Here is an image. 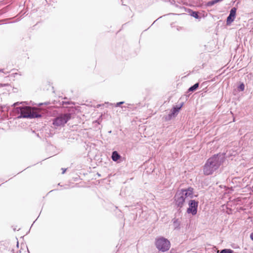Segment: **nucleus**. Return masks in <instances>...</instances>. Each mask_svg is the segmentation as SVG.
Wrapping results in <instances>:
<instances>
[{
  "label": "nucleus",
  "instance_id": "obj_2",
  "mask_svg": "<svg viewBox=\"0 0 253 253\" xmlns=\"http://www.w3.org/2000/svg\"><path fill=\"white\" fill-rule=\"evenodd\" d=\"M155 245L159 251L165 252L169 249L170 243L167 239L161 237L156 239Z\"/></svg>",
  "mask_w": 253,
  "mask_h": 253
},
{
  "label": "nucleus",
  "instance_id": "obj_13",
  "mask_svg": "<svg viewBox=\"0 0 253 253\" xmlns=\"http://www.w3.org/2000/svg\"><path fill=\"white\" fill-rule=\"evenodd\" d=\"M199 86V84L198 83H197L195 84L194 85H193L192 86H191V87H190L188 90L189 92L194 91L198 88Z\"/></svg>",
  "mask_w": 253,
  "mask_h": 253
},
{
  "label": "nucleus",
  "instance_id": "obj_9",
  "mask_svg": "<svg viewBox=\"0 0 253 253\" xmlns=\"http://www.w3.org/2000/svg\"><path fill=\"white\" fill-rule=\"evenodd\" d=\"M42 115L41 114H40L39 112L37 111H31L29 112V114L27 115H24L22 116V117H26V118H29L30 119L33 118H39L42 117Z\"/></svg>",
  "mask_w": 253,
  "mask_h": 253
},
{
  "label": "nucleus",
  "instance_id": "obj_6",
  "mask_svg": "<svg viewBox=\"0 0 253 253\" xmlns=\"http://www.w3.org/2000/svg\"><path fill=\"white\" fill-rule=\"evenodd\" d=\"M237 8L236 7H232L230 11L229 15L226 19V24L229 25L233 22L235 18L236 14Z\"/></svg>",
  "mask_w": 253,
  "mask_h": 253
},
{
  "label": "nucleus",
  "instance_id": "obj_11",
  "mask_svg": "<svg viewBox=\"0 0 253 253\" xmlns=\"http://www.w3.org/2000/svg\"><path fill=\"white\" fill-rule=\"evenodd\" d=\"M172 222H173V226L174 227V229H180L181 222L178 219L174 218L172 219Z\"/></svg>",
  "mask_w": 253,
  "mask_h": 253
},
{
  "label": "nucleus",
  "instance_id": "obj_8",
  "mask_svg": "<svg viewBox=\"0 0 253 253\" xmlns=\"http://www.w3.org/2000/svg\"><path fill=\"white\" fill-rule=\"evenodd\" d=\"M28 107H17L14 109L15 111L17 112L18 114H20V115L18 116V118H26V117H22L21 116L24 115H27L29 113L28 112Z\"/></svg>",
  "mask_w": 253,
  "mask_h": 253
},
{
  "label": "nucleus",
  "instance_id": "obj_4",
  "mask_svg": "<svg viewBox=\"0 0 253 253\" xmlns=\"http://www.w3.org/2000/svg\"><path fill=\"white\" fill-rule=\"evenodd\" d=\"M183 195V193H181L177 191L174 197L175 204L179 211H180V210L183 207L185 201V198Z\"/></svg>",
  "mask_w": 253,
  "mask_h": 253
},
{
  "label": "nucleus",
  "instance_id": "obj_25",
  "mask_svg": "<svg viewBox=\"0 0 253 253\" xmlns=\"http://www.w3.org/2000/svg\"><path fill=\"white\" fill-rule=\"evenodd\" d=\"M18 75V73H13L11 75V76L13 77H15L16 75Z\"/></svg>",
  "mask_w": 253,
  "mask_h": 253
},
{
  "label": "nucleus",
  "instance_id": "obj_1",
  "mask_svg": "<svg viewBox=\"0 0 253 253\" xmlns=\"http://www.w3.org/2000/svg\"><path fill=\"white\" fill-rule=\"evenodd\" d=\"M225 159L224 154L221 153L215 154L209 158L204 166V174L206 175L212 174L218 169L220 165L225 161Z\"/></svg>",
  "mask_w": 253,
  "mask_h": 253
},
{
  "label": "nucleus",
  "instance_id": "obj_26",
  "mask_svg": "<svg viewBox=\"0 0 253 253\" xmlns=\"http://www.w3.org/2000/svg\"><path fill=\"white\" fill-rule=\"evenodd\" d=\"M62 169L63 170L62 173L63 174V173H65V171H66V169Z\"/></svg>",
  "mask_w": 253,
  "mask_h": 253
},
{
  "label": "nucleus",
  "instance_id": "obj_17",
  "mask_svg": "<svg viewBox=\"0 0 253 253\" xmlns=\"http://www.w3.org/2000/svg\"><path fill=\"white\" fill-rule=\"evenodd\" d=\"M125 103V102L124 101H121V102H118L116 104H112V103H111L110 105H114L115 107H119L121 105H123Z\"/></svg>",
  "mask_w": 253,
  "mask_h": 253
},
{
  "label": "nucleus",
  "instance_id": "obj_27",
  "mask_svg": "<svg viewBox=\"0 0 253 253\" xmlns=\"http://www.w3.org/2000/svg\"><path fill=\"white\" fill-rule=\"evenodd\" d=\"M155 22H156V20H155V21H154V23H153V24L155 23Z\"/></svg>",
  "mask_w": 253,
  "mask_h": 253
},
{
  "label": "nucleus",
  "instance_id": "obj_28",
  "mask_svg": "<svg viewBox=\"0 0 253 253\" xmlns=\"http://www.w3.org/2000/svg\"><path fill=\"white\" fill-rule=\"evenodd\" d=\"M155 22H156V20H155V21H154V23H153V24L155 23Z\"/></svg>",
  "mask_w": 253,
  "mask_h": 253
},
{
  "label": "nucleus",
  "instance_id": "obj_5",
  "mask_svg": "<svg viewBox=\"0 0 253 253\" xmlns=\"http://www.w3.org/2000/svg\"><path fill=\"white\" fill-rule=\"evenodd\" d=\"M198 204V201L195 200H190L189 201V208L187 210V212L188 214L191 213L193 215H196L197 213Z\"/></svg>",
  "mask_w": 253,
  "mask_h": 253
},
{
  "label": "nucleus",
  "instance_id": "obj_16",
  "mask_svg": "<svg viewBox=\"0 0 253 253\" xmlns=\"http://www.w3.org/2000/svg\"><path fill=\"white\" fill-rule=\"evenodd\" d=\"M191 15L197 19H198L199 17L198 13L197 11H193L191 14Z\"/></svg>",
  "mask_w": 253,
  "mask_h": 253
},
{
  "label": "nucleus",
  "instance_id": "obj_12",
  "mask_svg": "<svg viewBox=\"0 0 253 253\" xmlns=\"http://www.w3.org/2000/svg\"><path fill=\"white\" fill-rule=\"evenodd\" d=\"M111 158L113 161L117 162L121 158V156L117 151H114L112 153Z\"/></svg>",
  "mask_w": 253,
  "mask_h": 253
},
{
  "label": "nucleus",
  "instance_id": "obj_23",
  "mask_svg": "<svg viewBox=\"0 0 253 253\" xmlns=\"http://www.w3.org/2000/svg\"><path fill=\"white\" fill-rule=\"evenodd\" d=\"M0 72H2L4 73V74H5V75L9 73V72H4V69H0Z\"/></svg>",
  "mask_w": 253,
  "mask_h": 253
},
{
  "label": "nucleus",
  "instance_id": "obj_18",
  "mask_svg": "<svg viewBox=\"0 0 253 253\" xmlns=\"http://www.w3.org/2000/svg\"><path fill=\"white\" fill-rule=\"evenodd\" d=\"M132 105L131 104H126V105H125V106H122V108L123 109H124V111H126V108H128V109H130L131 108V106H132Z\"/></svg>",
  "mask_w": 253,
  "mask_h": 253
},
{
  "label": "nucleus",
  "instance_id": "obj_14",
  "mask_svg": "<svg viewBox=\"0 0 253 253\" xmlns=\"http://www.w3.org/2000/svg\"><path fill=\"white\" fill-rule=\"evenodd\" d=\"M234 251L231 249H224L222 250L220 253H233Z\"/></svg>",
  "mask_w": 253,
  "mask_h": 253
},
{
  "label": "nucleus",
  "instance_id": "obj_24",
  "mask_svg": "<svg viewBox=\"0 0 253 253\" xmlns=\"http://www.w3.org/2000/svg\"><path fill=\"white\" fill-rule=\"evenodd\" d=\"M250 238L253 241V232L250 234Z\"/></svg>",
  "mask_w": 253,
  "mask_h": 253
},
{
  "label": "nucleus",
  "instance_id": "obj_3",
  "mask_svg": "<svg viewBox=\"0 0 253 253\" xmlns=\"http://www.w3.org/2000/svg\"><path fill=\"white\" fill-rule=\"evenodd\" d=\"M71 118V115L70 113L61 115L53 119L52 124L55 126H63L70 120Z\"/></svg>",
  "mask_w": 253,
  "mask_h": 253
},
{
  "label": "nucleus",
  "instance_id": "obj_10",
  "mask_svg": "<svg viewBox=\"0 0 253 253\" xmlns=\"http://www.w3.org/2000/svg\"><path fill=\"white\" fill-rule=\"evenodd\" d=\"M183 103H181L180 105H175L172 108L171 113L169 115V118L170 119L172 116H173L175 113H178L183 106Z\"/></svg>",
  "mask_w": 253,
  "mask_h": 253
},
{
  "label": "nucleus",
  "instance_id": "obj_21",
  "mask_svg": "<svg viewBox=\"0 0 253 253\" xmlns=\"http://www.w3.org/2000/svg\"><path fill=\"white\" fill-rule=\"evenodd\" d=\"M169 2L173 5H175V6H177V5L176 4L175 0H169Z\"/></svg>",
  "mask_w": 253,
  "mask_h": 253
},
{
  "label": "nucleus",
  "instance_id": "obj_15",
  "mask_svg": "<svg viewBox=\"0 0 253 253\" xmlns=\"http://www.w3.org/2000/svg\"><path fill=\"white\" fill-rule=\"evenodd\" d=\"M238 89L239 91H244L245 89V84L244 83H241L238 86Z\"/></svg>",
  "mask_w": 253,
  "mask_h": 253
},
{
  "label": "nucleus",
  "instance_id": "obj_19",
  "mask_svg": "<svg viewBox=\"0 0 253 253\" xmlns=\"http://www.w3.org/2000/svg\"><path fill=\"white\" fill-rule=\"evenodd\" d=\"M25 103L24 102H17L16 103H14L13 105H12V106H13L14 107H15V108H16L15 106H17V105H18L19 104H22L23 103Z\"/></svg>",
  "mask_w": 253,
  "mask_h": 253
},
{
  "label": "nucleus",
  "instance_id": "obj_22",
  "mask_svg": "<svg viewBox=\"0 0 253 253\" xmlns=\"http://www.w3.org/2000/svg\"><path fill=\"white\" fill-rule=\"evenodd\" d=\"M62 104H63V105H64V104H71V103H70L69 101H63L62 102ZM72 104H74V103H72Z\"/></svg>",
  "mask_w": 253,
  "mask_h": 253
},
{
  "label": "nucleus",
  "instance_id": "obj_7",
  "mask_svg": "<svg viewBox=\"0 0 253 253\" xmlns=\"http://www.w3.org/2000/svg\"><path fill=\"white\" fill-rule=\"evenodd\" d=\"M178 191L181 193H183V196L186 199L187 197L191 198L193 197V188L190 187L187 189H182Z\"/></svg>",
  "mask_w": 253,
  "mask_h": 253
},
{
  "label": "nucleus",
  "instance_id": "obj_20",
  "mask_svg": "<svg viewBox=\"0 0 253 253\" xmlns=\"http://www.w3.org/2000/svg\"><path fill=\"white\" fill-rule=\"evenodd\" d=\"M10 86L9 84H0V87Z\"/></svg>",
  "mask_w": 253,
  "mask_h": 253
}]
</instances>
